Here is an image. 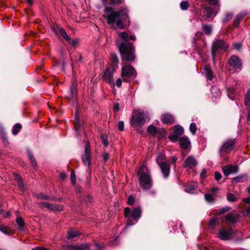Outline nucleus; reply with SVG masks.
<instances>
[{
  "label": "nucleus",
  "mask_w": 250,
  "mask_h": 250,
  "mask_svg": "<svg viewBox=\"0 0 250 250\" xmlns=\"http://www.w3.org/2000/svg\"><path fill=\"white\" fill-rule=\"evenodd\" d=\"M106 14L105 18L108 24L116 23L117 26L120 29H124L129 23L128 10L126 8L121 7L120 9L115 11L113 8L106 7L104 9Z\"/></svg>",
  "instance_id": "1"
},
{
  "label": "nucleus",
  "mask_w": 250,
  "mask_h": 250,
  "mask_svg": "<svg viewBox=\"0 0 250 250\" xmlns=\"http://www.w3.org/2000/svg\"><path fill=\"white\" fill-rule=\"evenodd\" d=\"M140 186L144 190H148L153 185V181L148 169L143 165L137 172Z\"/></svg>",
  "instance_id": "2"
},
{
  "label": "nucleus",
  "mask_w": 250,
  "mask_h": 250,
  "mask_svg": "<svg viewBox=\"0 0 250 250\" xmlns=\"http://www.w3.org/2000/svg\"><path fill=\"white\" fill-rule=\"evenodd\" d=\"M118 48L122 60L128 62H133L135 60V49L132 43L122 42L118 46Z\"/></svg>",
  "instance_id": "3"
},
{
  "label": "nucleus",
  "mask_w": 250,
  "mask_h": 250,
  "mask_svg": "<svg viewBox=\"0 0 250 250\" xmlns=\"http://www.w3.org/2000/svg\"><path fill=\"white\" fill-rule=\"evenodd\" d=\"M125 216L126 218L127 225L132 226L136 223L141 217L142 210L140 206L134 208L131 212L130 208L126 207L124 209Z\"/></svg>",
  "instance_id": "4"
},
{
  "label": "nucleus",
  "mask_w": 250,
  "mask_h": 250,
  "mask_svg": "<svg viewBox=\"0 0 250 250\" xmlns=\"http://www.w3.org/2000/svg\"><path fill=\"white\" fill-rule=\"evenodd\" d=\"M148 115L140 111H136L132 113L131 125L133 127H141L145 123L148 121Z\"/></svg>",
  "instance_id": "5"
},
{
  "label": "nucleus",
  "mask_w": 250,
  "mask_h": 250,
  "mask_svg": "<svg viewBox=\"0 0 250 250\" xmlns=\"http://www.w3.org/2000/svg\"><path fill=\"white\" fill-rule=\"evenodd\" d=\"M121 76L124 81L129 82L136 76V71L131 65L125 64L122 68Z\"/></svg>",
  "instance_id": "6"
},
{
  "label": "nucleus",
  "mask_w": 250,
  "mask_h": 250,
  "mask_svg": "<svg viewBox=\"0 0 250 250\" xmlns=\"http://www.w3.org/2000/svg\"><path fill=\"white\" fill-rule=\"evenodd\" d=\"M235 232L231 228L227 229L222 227L219 229L218 233L216 234V237L221 240L228 241L231 239Z\"/></svg>",
  "instance_id": "7"
},
{
  "label": "nucleus",
  "mask_w": 250,
  "mask_h": 250,
  "mask_svg": "<svg viewBox=\"0 0 250 250\" xmlns=\"http://www.w3.org/2000/svg\"><path fill=\"white\" fill-rule=\"evenodd\" d=\"M229 45L223 40H216L212 43L211 53L213 57L216 55L217 51L222 50H226L228 48Z\"/></svg>",
  "instance_id": "8"
},
{
  "label": "nucleus",
  "mask_w": 250,
  "mask_h": 250,
  "mask_svg": "<svg viewBox=\"0 0 250 250\" xmlns=\"http://www.w3.org/2000/svg\"><path fill=\"white\" fill-rule=\"evenodd\" d=\"M236 144L235 139H229L225 141L219 149V153H229V152L234 147Z\"/></svg>",
  "instance_id": "9"
},
{
  "label": "nucleus",
  "mask_w": 250,
  "mask_h": 250,
  "mask_svg": "<svg viewBox=\"0 0 250 250\" xmlns=\"http://www.w3.org/2000/svg\"><path fill=\"white\" fill-rule=\"evenodd\" d=\"M91 149L88 142L86 144L84 148V154L82 156L81 158L83 162L85 165L89 166L91 164Z\"/></svg>",
  "instance_id": "10"
},
{
  "label": "nucleus",
  "mask_w": 250,
  "mask_h": 250,
  "mask_svg": "<svg viewBox=\"0 0 250 250\" xmlns=\"http://www.w3.org/2000/svg\"><path fill=\"white\" fill-rule=\"evenodd\" d=\"M198 161L195 157L189 156L184 160L183 166L185 168H193L197 166Z\"/></svg>",
  "instance_id": "11"
},
{
  "label": "nucleus",
  "mask_w": 250,
  "mask_h": 250,
  "mask_svg": "<svg viewBox=\"0 0 250 250\" xmlns=\"http://www.w3.org/2000/svg\"><path fill=\"white\" fill-rule=\"evenodd\" d=\"M41 208H46L52 211H62V207L57 204H53L48 202H40L38 203Z\"/></svg>",
  "instance_id": "12"
},
{
  "label": "nucleus",
  "mask_w": 250,
  "mask_h": 250,
  "mask_svg": "<svg viewBox=\"0 0 250 250\" xmlns=\"http://www.w3.org/2000/svg\"><path fill=\"white\" fill-rule=\"evenodd\" d=\"M240 215L234 212H230L228 213L225 217L226 221L227 223L234 224L238 221Z\"/></svg>",
  "instance_id": "13"
},
{
  "label": "nucleus",
  "mask_w": 250,
  "mask_h": 250,
  "mask_svg": "<svg viewBox=\"0 0 250 250\" xmlns=\"http://www.w3.org/2000/svg\"><path fill=\"white\" fill-rule=\"evenodd\" d=\"M229 65L233 68L239 69L242 65L240 59L235 56H231L229 60Z\"/></svg>",
  "instance_id": "14"
},
{
  "label": "nucleus",
  "mask_w": 250,
  "mask_h": 250,
  "mask_svg": "<svg viewBox=\"0 0 250 250\" xmlns=\"http://www.w3.org/2000/svg\"><path fill=\"white\" fill-rule=\"evenodd\" d=\"M161 172L163 173L164 177L165 178H167L170 173V167L168 163L167 162L165 163H161V164L158 165Z\"/></svg>",
  "instance_id": "15"
},
{
  "label": "nucleus",
  "mask_w": 250,
  "mask_h": 250,
  "mask_svg": "<svg viewBox=\"0 0 250 250\" xmlns=\"http://www.w3.org/2000/svg\"><path fill=\"white\" fill-rule=\"evenodd\" d=\"M224 174L226 176H228L231 173H236L238 171V167L232 165H228L223 168Z\"/></svg>",
  "instance_id": "16"
},
{
  "label": "nucleus",
  "mask_w": 250,
  "mask_h": 250,
  "mask_svg": "<svg viewBox=\"0 0 250 250\" xmlns=\"http://www.w3.org/2000/svg\"><path fill=\"white\" fill-rule=\"evenodd\" d=\"M110 59L112 62L109 66L111 68L112 71H115L118 67L119 59L115 53H111Z\"/></svg>",
  "instance_id": "17"
},
{
  "label": "nucleus",
  "mask_w": 250,
  "mask_h": 250,
  "mask_svg": "<svg viewBox=\"0 0 250 250\" xmlns=\"http://www.w3.org/2000/svg\"><path fill=\"white\" fill-rule=\"evenodd\" d=\"M202 13L203 14V17L204 20L208 21L211 17L213 13V10L210 7H205L202 10Z\"/></svg>",
  "instance_id": "18"
},
{
  "label": "nucleus",
  "mask_w": 250,
  "mask_h": 250,
  "mask_svg": "<svg viewBox=\"0 0 250 250\" xmlns=\"http://www.w3.org/2000/svg\"><path fill=\"white\" fill-rule=\"evenodd\" d=\"M113 71H112L111 68H110V66H108V67H106L103 76V79L107 83H111V79L112 78V72Z\"/></svg>",
  "instance_id": "19"
},
{
  "label": "nucleus",
  "mask_w": 250,
  "mask_h": 250,
  "mask_svg": "<svg viewBox=\"0 0 250 250\" xmlns=\"http://www.w3.org/2000/svg\"><path fill=\"white\" fill-rule=\"evenodd\" d=\"M161 119L163 123L166 124H171L174 123L173 117L168 113L162 114L161 116Z\"/></svg>",
  "instance_id": "20"
},
{
  "label": "nucleus",
  "mask_w": 250,
  "mask_h": 250,
  "mask_svg": "<svg viewBox=\"0 0 250 250\" xmlns=\"http://www.w3.org/2000/svg\"><path fill=\"white\" fill-rule=\"evenodd\" d=\"M247 13L243 11L238 14L234 18L233 22V25L234 27H237L241 20L247 15Z\"/></svg>",
  "instance_id": "21"
},
{
  "label": "nucleus",
  "mask_w": 250,
  "mask_h": 250,
  "mask_svg": "<svg viewBox=\"0 0 250 250\" xmlns=\"http://www.w3.org/2000/svg\"><path fill=\"white\" fill-rule=\"evenodd\" d=\"M190 141L187 137H183L179 140V144L182 148L187 149L190 145Z\"/></svg>",
  "instance_id": "22"
},
{
  "label": "nucleus",
  "mask_w": 250,
  "mask_h": 250,
  "mask_svg": "<svg viewBox=\"0 0 250 250\" xmlns=\"http://www.w3.org/2000/svg\"><path fill=\"white\" fill-rule=\"evenodd\" d=\"M196 188V183H190L186 185L185 190L188 193H192L194 192Z\"/></svg>",
  "instance_id": "23"
},
{
  "label": "nucleus",
  "mask_w": 250,
  "mask_h": 250,
  "mask_svg": "<svg viewBox=\"0 0 250 250\" xmlns=\"http://www.w3.org/2000/svg\"><path fill=\"white\" fill-rule=\"evenodd\" d=\"M59 30V33L62 36L64 39L66 41L70 42L71 41V38L67 35L65 31L63 28L59 26H57Z\"/></svg>",
  "instance_id": "24"
},
{
  "label": "nucleus",
  "mask_w": 250,
  "mask_h": 250,
  "mask_svg": "<svg viewBox=\"0 0 250 250\" xmlns=\"http://www.w3.org/2000/svg\"><path fill=\"white\" fill-rule=\"evenodd\" d=\"M202 29L204 33L207 35H209L212 32V26L210 25L203 23Z\"/></svg>",
  "instance_id": "25"
},
{
  "label": "nucleus",
  "mask_w": 250,
  "mask_h": 250,
  "mask_svg": "<svg viewBox=\"0 0 250 250\" xmlns=\"http://www.w3.org/2000/svg\"><path fill=\"white\" fill-rule=\"evenodd\" d=\"M210 91L212 96L215 98H219L221 96L220 89L216 87H211Z\"/></svg>",
  "instance_id": "26"
},
{
  "label": "nucleus",
  "mask_w": 250,
  "mask_h": 250,
  "mask_svg": "<svg viewBox=\"0 0 250 250\" xmlns=\"http://www.w3.org/2000/svg\"><path fill=\"white\" fill-rule=\"evenodd\" d=\"M204 74L208 80H211L213 78V74L212 72L210 69V68L208 66H206L204 70Z\"/></svg>",
  "instance_id": "27"
},
{
  "label": "nucleus",
  "mask_w": 250,
  "mask_h": 250,
  "mask_svg": "<svg viewBox=\"0 0 250 250\" xmlns=\"http://www.w3.org/2000/svg\"><path fill=\"white\" fill-rule=\"evenodd\" d=\"M0 231L7 235L11 234L13 233L12 230L9 227L4 225H0Z\"/></svg>",
  "instance_id": "28"
},
{
  "label": "nucleus",
  "mask_w": 250,
  "mask_h": 250,
  "mask_svg": "<svg viewBox=\"0 0 250 250\" xmlns=\"http://www.w3.org/2000/svg\"><path fill=\"white\" fill-rule=\"evenodd\" d=\"M21 128H22V126L20 124H19V123L16 124L13 126V128H12L13 134L14 135H17L21 131Z\"/></svg>",
  "instance_id": "29"
},
{
  "label": "nucleus",
  "mask_w": 250,
  "mask_h": 250,
  "mask_svg": "<svg viewBox=\"0 0 250 250\" xmlns=\"http://www.w3.org/2000/svg\"><path fill=\"white\" fill-rule=\"evenodd\" d=\"M14 175L17 178L18 181V185L19 188L21 189V191H23L25 189L24 186L23 182L22 181L21 177L20 175H19L18 174H16V173H15Z\"/></svg>",
  "instance_id": "30"
},
{
  "label": "nucleus",
  "mask_w": 250,
  "mask_h": 250,
  "mask_svg": "<svg viewBox=\"0 0 250 250\" xmlns=\"http://www.w3.org/2000/svg\"><path fill=\"white\" fill-rule=\"evenodd\" d=\"M166 157L165 155L163 153H160L158 154L156 162L158 165L161 164V163H165L166 162Z\"/></svg>",
  "instance_id": "31"
},
{
  "label": "nucleus",
  "mask_w": 250,
  "mask_h": 250,
  "mask_svg": "<svg viewBox=\"0 0 250 250\" xmlns=\"http://www.w3.org/2000/svg\"><path fill=\"white\" fill-rule=\"evenodd\" d=\"M174 132L175 134L179 136L184 133V129L181 126L175 125L174 127Z\"/></svg>",
  "instance_id": "32"
},
{
  "label": "nucleus",
  "mask_w": 250,
  "mask_h": 250,
  "mask_svg": "<svg viewBox=\"0 0 250 250\" xmlns=\"http://www.w3.org/2000/svg\"><path fill=\"white\" fill-rule=\"evenodd\" d=\"M28 158H29V159H30V160L31 161L32 166L35 168H36L37 167V163L36 162L35 158L34 157L33 154L31 153H30V152L28 153Z\"/></svg>",
  "instance_id": "33"
},
{
  "label": "nucleus",
  "mask_w": 250,
  "mask_h": 250,
  "mask_svg": "<svg viewBox=\"0 0 250 250\" xmlns=\"http://www.w3.org/2000/svg\"><path fill=\"white\" fill-rule=\"evenodd\" d=\"M80 233L78 231H74L73 230H69L68 231V238L69 239H71L74 237L79 236Z\"/></svg>",
  "instance_id": "34"
},
{
  "label": "nucleus",
  "mask_w": 250,
  "mask_h": 250,
  "mask_svg": "<svg viewBox=\"0 0 250 250\" xmlns=\"http://www.w3.org/2000/svg\"><path fill=\"white\" fill-rule=\"evenodd\" d=\"M247 179V176L246 175H243L238 176L237 177H234L232 179V180L236 183L238 182H242L244 181V180Z\"/></svg>",
  "instance_id": "35"
},
{
  "label": "nucleus",
  "mask_w": 250,
  "mask_h": 250,
  "mask_svg": "<svg viewBox=\"0 0 250 250\" xmlns=\"http://www.w3.org/2000/svg\"><path fill=\"white\" fill-rule=\"evenodd\" d=\"M16 222L19 226V227L20 229H22V228L24 226L25 223L22 217L19 216L16 219Z\"/></svg>",
  "instance_id": "36"
},
{
  "label": "nucleus",
  "mask_w": 250,
  "mask_h": 250,
  "mask_svg": "<svg viewBox=\"0 0 250 250\" xmlns=\"http://www.w3.org/2000/svg\"><path fill=\"white\" fill-rule=\"evenodd\" d=\"M189 6V2L187 0L182 1L180 4V6L182 10H187Z\"/></svg>",
  "instance_id": "37"
},
{
  "label": "nucleus",
  "mask_w": 250,
  "mask_h": 250,
  "mask_svg": "<svg viewBox=\"0 0 250 250\" xmlns=\"http://www.w3.org/2000/svg\"><path fill=\"white\" fill-rule=\"evenodd\" d=\"M245 104L247 106L250 107V89H248L245 97Z\"/></svg>",
  "instance_id": "38"
},
{
  "label": "nucleus",
  "mask_w": 250,
  "mask_h": 250,
  "mask_svg": "<svg viewBox=\"0 0 250 250\" xmlns=\"http://www.w3.org/2000/svg\"><path fill=\"white\" fill-rule=\"evenodd\" d=\"M227 200L229 202H235L237 199V197H235L234 196V195H233V194H232L231 193H228L227 194Z\"/></svg>",
  "instance_id": "39"
},
{
  "label": "nucleus",
  "mask_w": 250,
  "mask_h": 250,
  "mask_svg": "<svg viewBox=\"0 0 250 250\" xmlns=\"http://www.w3.org/2000/svg\"><path fill=\"white\" fill-rule=\"evenodd\" d=\"M231 208L229 206L223 207L218 209L217 214L220 215L230 210Z\"/></svg>",
  "instance_id": "40"
},
{
  "label": "nucleus",
  "mask_w": 250,
  "mask_h": 250,
  "mask_svg": "<svg viewBox=\"0 0 250 250\" xmlns=\"http://www.w3.org/2000/svg\"><path fill=\"white\" fill-rule=\"evenodd\" d=\"M147 130L150 133L152 134L153 136H155L156 135V133L157 131L156 127L153 125H150L148 127Z\"/></svg>",
  "instance_id": "41"
},
{
  "label": "nucleus",
  "mask_w": 250,
  "mask_h": 250,
  "mask_svg": "<svg viewBox=\"0 0 250 250\" xmlns=\"http://www.w3.org/2000/svg\"><path fill=\"white\" fill-rule=\"evenodd\" d=\"M119 36L124 41V42H128L129 36L126 32H122L120 33Z\"/></svg>",
  "instance_id": "42"
},
{
  "label": "nucleus",
  "mask_w": 250,
  "mask_h": 250,
  "mask_svg": "<svg viewBox=\"0 0 250 250\" xmlns=\"http://www.w3.org/2000/svg\"><path fill=\"white\" fill-rule=\"evenodd\" d=\"M75 121L74 126H75V129L76 130H78L81 127V122L78 117L77 113L75 115Z\"/></svg>",
  "instance_id": "43"
},
{
  "label": "nucleus",
  "mask_w": 250,
  "mask_h": 250,
  "mask_svg": "<svg viewBox=\"0 0 250 250\" xmlns=\"http://www.w3.org/2000/svg\"><path fill=\"white\" fill-rule=\"evenodd\" d=\"M101 139L102 140V143L104 144V145L107 146L108 145V142L107 139V136L105 134H103L101 136Z\"/></svg>",
  "instance_id": "44"
},
{
  "label": "nucleus",
  "mask_w": 250,
  "mask_h": 250,
  "mask_svg": "<svg viewBox=\"0 0 250 250\" xmlns=\"http://www.w3.org/2000/svg\"><path fill=\"white\" fill-rule=\"evenodd\" d=\"M37 197L39 199L50 200L51 199V197L44 195L42 193H40L37 195Z\"/></svg>",
  "instance_id": "45"
},
{
  "label": "nucleus",
  "mask_w": 250,
  "mask_h": 250,
  "mask_svg": "<svg viewBox=\"0 0 250 250\" xmlns=\"http://www.w3.org/2000/svg\"><path fill=\"white\" fill-rule=\"evenodd\" d=\"M204 196L206 200L209 203H213L214 201V198L211 194H205Z\"/></svg>",
  "instance_id": "46"
},
{
  "label": "nucleus",
  "mask_w": 250,
  "mask_h": 250,
  "mask_svg": "<svg viewBox=\"0 0 250 250\" xmlns=\"http://www.w3.org/2000/svg\"><path fill=\"white\" fill-rule=\"evenodd\" d=\"M70 180L72 184L73 185H75L76 182V177L75 172L74 170H72L71 172Z\"/></svg>",
  "instance_id": "47"
},
{
  "label": "nucleus",
  "mask_w": 250,
  "mask_h": 250,
  "mask_svg": "<svg viewBox=\"0 0 250 250\" xmlns=\"http://www.w3.org/2000/svg\"><path fill=\"white\" fill-rule=\"evenodd\" d=\"M189 129L192 134H195L197 130V127L196 124L194 123H192L190 124L189 126Z\"/></svg>",
  "instance_id": "48"
},
{
  "label": "nucleus",
  "mask_w": 250,
  "mask_h": 250,
  "mask_svg": "<svg viewBox=\"0 0 250 250\" xmlns=\"http://www.w3.org/2000/svg\"><path fill=\"white\" fill-rule=\"evenodd\" d=\"M79 250H89L88 248L89 247V244L86 243H83L78 245Z\"/></svg>",
  "instance_id": "49"
},
{
  "label": "nucleus",
  "mask_w": 250,
  "mask_h": 250,
  "mask_svg": "<svg viewBox=\"0 0 250 250\" xmlns=\"http://www.w3.org/2000/svg\"><path fill=\"white\" fill-rule=\"evenodd\" d=\"M233 17V14L230 13H228L226 14L225 17L223 20V21L224 23L227 22L229 21Z\"/></svg>",
  "instance_id": "50"
},
{
  "label": "nucleus",
  "mask_w": 250,
  "mask_h": 250,
  "mask_svg": "<svg viewBox=\"0 0 250 250\" xmlns=\"http://www.w3.org/2000/svg\"><path fill=\"white\" fill-rule=\"evenodd\" d=\"M80 201L82 202H85L87 204L88 202H90L91 200V197L89 196L83 195V200L80 199Z\"/></svg>",
  "instance_id": "51"
},
{
  "label": "nucleus",
  "mask_w": 250,
  "mask_h": 250,
  "mask_svg": "<svg viewBox=\"0 0 250 250\" xmlns=\"http://www.w3.org/2000/svg\"><path fill=\"white\" fill-rule=\"evenodd\" d=\"M217 218L213 217L209 221V225L210 227H214L216 224Z\"/></svg>",
  "instance_id": "52"
},
{
  "label": "nucleus",
  "mask_w": 250,
  "mask_h": 250,
  "mask_svg": "<svg viewBox=\"0 0 250 250\" xmlns=\"http://www.w3.org/2000/svg\"><path fill=\"white\" fill-rule=\"evenodd\" d=\"M70 90L71 96L72 97H74L76 93V87L74 84L71 86Z\"/></svg>",
  "instance_id": "53"
},
{
  "label": "nucleus",
  "mask_w": 250,
  "mask_h": 250,
  "mask_svg": "<svg viewBox=\"0 0 250 250\" xmlns=\"http://www.w3.org/2000/svg\"><path fill=\"white\" fill-rule=\"evenodd\" d=\"M135 202V198L132 195L129 196L127 200V204L130 206H132L134 204Z\"/></svg>",
  "instance_id": "54"
},
{
  "label": "nucleus",
  "mask_w": 250,
  "mask_h": 250,
  "mask_svg": "<svg viewBox=\"0 0 250 250\" xmlns=\"http://www.w3.org/2000/svg\"><path fill=\"white\" fill-rule=\"evenodd\" d=\"M179 136L174 133V134H171L169 135L168 138L172 142H175L178 138Z\"/></svg>",
  "instance_id": "55"
},
{
  "label": "nucleus",
  "mask_w": 250,
  "mask_h": 250,
  "mask_svg": "<svg viewBox=\"0 0 250 250\" xmlns=\"http://www.w3.org/2000/svg\"><path fill=\"white\" fill-rule=\"evenodd\" d=\"M0 133L1 137L2 139L3 142L4 143H7L8 140H7L5 133L4 131H0Z\"/></svg>",
  "instance_id": "56"
},
{
  "label": "nucleus",
  "mask_w": 250,
  "mask_h": 250,
  "mask_svg": "<svg viewBox=\"0 0 250 250\" xmlns=\"http://www.w3.org/2000/svg\"><path fill=\"white\" fill-rule=\"evenodd\" d=\"M118 128L120 131H123L124 129V123L123 121H120L118 123Z\"/></svg>",
  "instance_id": "57"
},
{
  "label": "nucleus",
  "mask_w": 250,
  "mask_h": 250,
  "mask_svg": "<svg viewBox=\"0 0 250 250\" xmlns=\"http://www.w3.org/2000/svg\"><path fill=\"white\" fill-rule=\"evenodd\" d=\"M66 248L67 250H79L78 245H68Z\"/></svg>",
  "instance_id": "58"
},
{
  "label": "nucleus",
  "mask_w": 250,
  "mask_h": 250,
  "mask_svg": "<svg viewBox=\"0 0 250 250\" xmlns=\"http://www.w3.org/2000/svg\"><path fill=\"white\" fill-rule=\"evenodd\" d=\"M105 1H109L111 5H114L116 4H119L121 0H104Z\"/></svg>",
  "instance_id": "59"
},
{
  "label": "nucleus",
  "mask_w": 250,
  "mask_h": 250,
  "mask_svg": "<svg viewBox=\"0 0 250 250\" xmlns=\"http://www.w3.org/2000/svg\"><path fill=\"white\" fill-rule=\"evenodd\" d=\"M110 155L109 153L106 152H104L103 154V157L104 160V162H106L108 159L109 158Z\"/></svg>",
  "instance_id": "60"
},
{
  "label": "nucleus",
  "mask_w": 250,
  "mask_h": 250,
  "mask_svg": "<svg viewBox=\"0 0 250 250\" xmlns=\"http://www.w3.org/2000/svg\"><path fill=\"white\" fill-rule=\"evenodd\" d=\"M215 178L216 180H219L222 178V175L218 171H215L214 173Z\"/></svg>",
  "instance_id": "61"
},
{
  "label": "nucleus",
  "mask_w": 250,
  "mask_h": 250,
  "mask_svg": "<svg viewBox=\"0 0 250 250\" xmlns=\"http://www.w3.org/2000/svg\"><path fill=\"white\" fill-rule=\"evenodd\" d=\"M234 48L236 50H240L242 47V44L241 43H235L233 44Z\"/></svg>",
  "instance_id": "62"
},
{
  "label": "nucleus",
  "mask_w": 250,
  "mask_h": 250,
  "mask_svg": "<svg viewBox=\"0 0 250 250\" xmlns=\"http://www.w3.org/2000/svg\"><path fill=\"white\" fill-rule=\"evenodd\" d=\"M211 5H218V0H206Z\"/></svg>",
  "instance_id": "63"
},
{
  "label": "nucleus",
  "mask_w": 250,
  "mask_h": 250,
  "mask_svg": "<svg viewBox=\"0 0 250 250\" xmlns=\"http://www.w3.org/2000/svg\"><path fill=\"white\" fill-rule=\"evenodd\" d=\"M122 81L121 80V78H118L117 79V80H116V85L120 87L122 86Z\"/></svg>",
  "instance_id": "64"
}]
</instances>
